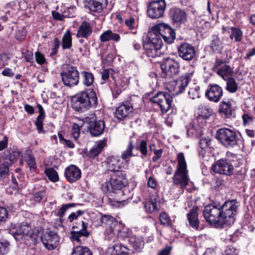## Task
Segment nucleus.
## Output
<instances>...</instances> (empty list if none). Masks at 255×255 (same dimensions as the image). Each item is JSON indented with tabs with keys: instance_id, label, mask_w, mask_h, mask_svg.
Returning a JSON list of instances; mask_svg holds the SVG:
<instances>
[{
	"instance_id": "obj_48",
	"label": "nucleus",
	"mask_w": 255,
	"mask_h": 255,
	"mask_svg": "<svg viewBox=\"0 0 255 255\" xmlns=\"http://www.w3.org/2000/svg\"><path fill=\"white\" fill-rule=\"evenodd\" d=\"M134 146L131 140L129 141L127 149L122 153V158L124 159H127L133 156L132 150Z\"/></svg>"
},
{
	"instance_id": "obj_9",
	"label": "nucleus",
	"mask_w": 255,
	"mask_h": 255,
	"mask_svg": "<svg viewBox=\"0 0 255 255\" xmlns=\"http://www.w3.org/2000/svg\"><path fill=\"white\" fill-rule=\"evenodd\" d=\"M211 170L219 174L231 176L234 173V168L231 160L221 158L212 165Z\"/></svg>"
},
{
	"instance_id": "obj_60",
	"label": "nucleus",
	"mask_w": 255,
	"mask_h": 255,
	"mask_svg": "<svg viewBox=\"0 0 255 255\" xmlns=\"http://www.w3.org/2000/svg\"><path fill=\"white\" fill-rule=\"evenodd\" d=\"M70 235V238L73 241H75L77 243L82 244L81 237L78 235L76 232L71 231Z\"/></svg>"
},
{
	"instance_id": "obj_18",
	"label": "nucleus",
	"mask_w": 255,
	"mask_h": 255,
	"mask_svg": "<svg viewBox=\"0 0 255 255\" xmlns=\"http://www.w3.org/2000/svg\"><path fill=\"white\" fill-rule=\"evenodd\" d=\"M65 176L70 183L75 182L80 179L81 171L76 165H71L65 169Z\"/></svg>"
},
{
	"instance_id": "obj_31",
	"label": "nucleus",
	"mask_w": 255,
	"mask_h": 255,
	"mask_svg": "<svg viewBox=\"0 0 255 255\" xmlns=\"http://www.w3.org/2000/svg\"><path fill=\"white\" fill-rule=\"evenodd\" d=\"M20 152L17 151H13L11 152L6 151L1 153L0 158L4 161H7L8 164L11 166L20 156Z\"/></svg>"
},
{
	"instance_id": "obj_54",
	"label": "nucleus",
	"mask_w": 255,
	"mask_h": 255,
	"mask_svg": "<svg viewBox=\"0 0 255 255\" xmlns=\"http://www.w3.org/2000/svg\"><path fill=\"white\" fill-rule=\"evenodd\" d=\"M84 212L82 210H78L76 212H73L71 213L68 217V221L70 223H72L74 220H78L79 216L82 215Z\"/></svg>"
},
{
	"instance_id": "obj_13",
	"label": "nucleus",
	"mask_w": 255,
	"mask_h": 255,
	"mask_svg": "<svg viewBox=\"0 0 255 255\" xmlns=\"http://www.w3.org/2000/svg\"><path fill=\"white\" fill-rule=\"evenodd\" d=\"M10 233L16 240H19L24 236H29L31 240L35 242L37 237L36 235L31 234V227L26 223L19 225L15 229L10 230Z\"/></svg>"
},
{
	"instance_id": "obj_62",
	"label": "nucleus",
	"mask_w": 255,
	"mask_h": 255,
	"mask_svg": "<svg viewBox=\"0 0 255 255\" xmlns=\"http://www.w3.org/2000/svg\"><path fill=\"white\" fill-rule=\"evenodd\" d=\"M7 217V211L5 208L0 207V221H4Z\"/></svg>"
},
{
	"instance_id": "obj_43",
	"label": "nucleus",
	"mask_w": 255,
	"mask_h": 255,
	"mask_svg": "<svg viewBox=\"0 0 255 255\" xmlns=\"http://www.w3.org/2000/svg\"><path fill=\"white\" fill-rule=\"evenodd\" d=\"M227 81L226 89L230 93H235L238 89V84L235 79L232 77L228 79L225 80Z\"/></svg>"
},
{
	"instance_id": "obj_23",
	"label": "nucleus",
	"mask_w": 255,
	"mask_h": 255,
	"mask_svg": "<svg viewBox=\"0 0 255 255\" xmlns=\"http://www.w3.org/2000/svg\"><path fill=\"white\" fill-rule=\"evenodd\" d=\"M232 100L224 99L219 107V112L227 118H231L233 116L234 109L232 107Z\"/></svg>"
},
{
	"instance_id": "obj_11",
	"label": "nucleus",
	"mask_w": 255,
	"mask_h": 255,
	"mask_svg": "<svg viewBox=\"0 0 255 255\" xmlns=\"http://www.w3.org/2000/svg\"><path fill=\"white\" fill-rule=\"evenodd\" d=\"M127 183V180L122 172H115L111 175L110 180L106 187L108 191H113L122 189Z\"/></svg>"
},
{
	"instance_id": "obj_28",
	"label": "nucleus",
	"mask_w": 255,
	"mask_h": 255,
	"mask_svg": "<svg viewBox=\"0 0 255 255\" xmlns=\"http://www.w3.org/2000/svg\"><path fill=\"white\" fill-rule=\"evenodd\" d=\"M92 31L91 24L88 21H84L80 25L76 35L77 38H87L92 34Z\"/></svg>"
},
{
	"instance_id": "obj_7",
	"label": "nucleus",
	"mask_w": 255,
	"mask_h": 255,
	"mask_svg": "<svg viewBox=\"0 0 255 255\" xmlns=\"http://www.w3.org/2000/svg\"><path fill=\"white\" fill-rule=\"evenodd\" d=\"M84 121L88 124V129L92 136H98L102 134L105 128L103 120H96L94 114H90L84 118Z\"/></svg>"
},
{
	"instance_id": "obj_35",
	"label": "nucleus",
	"mask_w": 255,
	"mask_h": 255,
	"mask_svg": "<svg viewBox=\"0 0 255 255\" xmlns=\"http://www.w3.org/2000/svg\"><path fill=\"white\" fill-rule=\"evenodd\" d=\"M128 241L137 252H138L144 246L142 238L139 236H131L129 237Z\"/></svg>"
},
{
	"instance_id": "obj_59",
	"label": "nucleus",
	"mask_w": 255,
	"mask_h": 255,
	"mask_svg": "<svg viewBox=\"0 0 255 255\" xmlns=\"http://www.w3.org/2000/svg\"><path fill=\"white\" fill-rule=\"evenodd\" d=\"M125 24L127 27H128L129 29L134 30L135 25L134 18L132 17H131L129 19H126L125 20Z\"/></svg>"
},
{
	"instance_id": "obj_25",
	"label": "nucleus",
	"mask_w": 255,
	"mask_h": 255,
	"mask_svg": "<svg viewBox=\"0 0 255 255\" xmlns=\"http://www.w3.org/2000/svg\"><path fill=\"white\" fill-rule=\"evenodd\" d=\"M107 0H90L86 5L92 13H100L106 6Z\"/></svg>"
},
{
	"instance_id": "obj_15",
	"label": "nucleus",
	"mask_w": 255,
	"mask_h": 255,
	"mask_svg": "<svg viewBox=\"0 0 255 255\" xmlns=\"http://www.w3.org/2000/svg\"><path fill=\"white\" fill-rule=\"evenodd\" d=\"M177 53L180 57L186 61H191L196 55L195 47L186 42L180 44L177 47Z\"/></svg>"
},
{
	"instance_id": "obj_10",
	"label": "nucleus",
	"mask_w": 255,
	"mask_h": 255,
	"mask_svg": "<svg viewBox=\"0 0 255 255\" xmlns=\"http://www.w3.org/2000/svg\"><path fill=\"white\" fill-rule=\"evenodd\" d=\"M166 4L165 0H153L147 6V14L152 19H156L163 16Z\"/></svg>"
},
{
	"instance_id": "obj_36",
	"label": "nucleus",
	"mask_w": 255,
	"mask_h": 255,
	"mask_svg": "<svg viewBox=\"0 0 255 255\" xmlns=\"http://www.w3.org/2000/svg\"><path fill=\"white\" fill-rule=\"evenodd\" d=\"M81 75L82 83L85 86L89 87L92 85L94 81V76L92 73L83 71L81 72Z\"/></svg>"
},
{
	"instance_id": "obj_16",
	"label": "nucleus",
	"mask_w": 255,
	"mask_h": 255,
	"mask_svg": "<svg viewBox=\"0 0 255 255\" xmlns=\"http://www.w3.org/2000/svg\"><path fill=\"white\" fill-rule=\"evenodd\" d=\"M41 241L47 249L53 250L57 247L59 239L57 233L50 231L44 235Z\"/></svg>"
},
{
	"instance_id": "obj_5",
	"label": "nucleus",
	"mask_w": 255,
	"mask_h": 255,
	"mask_svg": "<svg viewBox=\"0 0 255 255\" xmlns=\"http://www.w3.org/2000/svg\"><path fill=\"white\" fill-rule=\"evenodd\" d=\"M216 137L227 148H232L238 144V137L237 133L234 130L228 128L219 129L216 132Z\"/></svg>"
},
{
	"instance_id": "obj_52",
	"label": "nucleus",
	"mask_w": 255,
	"mask_h": 255,
	"mask_svg": "<svg viewBox=\"0 0 255 255\" xmlns=\"http://www.w3.org/2000/svg\"><path fill=\"white\" fill-rule=\"evenodd\" d=\"M188 95L191 98L195 99L200 98V87L199 86H195L194 88H191L188 91Z\"/></svg>"
},
{
	"instance_id": "obj_17",
	"label": "nucleus",
	"mask_w": 255,
	"mask_h": 255,
	"mask_svg": "<svg viewBox=\"0 0 255 255\" xmlns=\"http://www.w3.org/2000/svg\"><path fill=\"white\" fill-rule=\"evenodd\" d=\"M193 76V71H189L174 82L176 83L175 89L177 90L176 94L183 92L187 87L189 82L191 81Z\"/></svg>"
},
{
	"instance_id": "obj_42",
	"label": "nucleus",
	"mask_w": 255,
	"mask_h": 255,
	"mask_svg": "<svg viewBox=\"0 0 255 255\" xmlns=\"http://www.w3.org/2000/svg\"><path fill=\"white\" fill-rule=\"evenodd\" d=\"M223 48L222 42L217 35L212 38L211 48L215 52H219Z\"/></svg>"
},
{
	"instance_id": "obj_63",
	"label": "nucleus",
	"mask_w": 255,
	"mask_h": 255,
	"mask_svg": "<svg viewBox=\"0 0 255 255\" xmlns=\"http://www.w3.org/2000/svg\"><path fill=\"white\" fill-rule=\"evenodd\" d=\"M26 37V33L24 30H18L15 34V38L19 41L23 40Z\"/></svg>"
},
{
	"instance_id": "obj_50",
	"label": "nucleus",
	"mask_w": 255,
	"mask_h": 255,
	"mask_svg": "<svg viewBox=\"0 0 255 255\" xmlns=\"http://www.w3.org/2000/svg\"><path fill=\"white\" fill-rule=\"evenodd\" d=\"M159 220L162 225L169 227L172 226L169 216L165 212H162L160 214Z\"/></svg>"
},
{
	"instance_id": "obj_2",
	"label": "nucleus",
	"mask_w": 255,
	"mask_h": 255,
	"mask_svg": "<svg viewBox=\"0 0 255 255\" xmlns=\"http://www.w3.org/2000/svg\"><path fill=\"white\" fill-rule=\"evenodd\" d=\"M97 103V97L94 92L90 93L80 92L71 98L72 109L79 113L87 111L92 107H96Z\"/></svg>"
},
{
	"instance_id": "obj_33",
	"label": "nucleus",
	"mask_w": 255,
	"mask_h": 255,
	"mask_svg": "<svg viewBox=\"0 0 255 255\" xmlns=\"http://www.w3.org/2000/svg\"><path fill=\"white\" fill-rule=\"evenodd\" d=\"M39 115L35 121V125L39 133L43 132V122L45 119V112L42 106L40 104H37Z\"/></svg>"
},
{
	"instance_id": "obj_47",
	"label": "nucleus",
	"mask_w": 255,
	"mask_h": 255,
	"mask_svg": "<svg viewBox=\"0 0 255 255\" xmlns=\"http://www.w3.org/2000/svg\"><path fill=\"white\" fill-rule=\"evenodd\" d=\"M25 161L29 167L30 171L31 172H34L36 168V165L35 158L33 155L31 154H27Z\"/></svg>"
},
{
	"instance_id": "obj_46",
	"label": "nucleus",
	"mask_w": 255,
	"mask_h": 255,
	"mask_svg": "<svg viewBox=\"0 0 255 255\" xmlns=\"http://www.w3.org/2000/svg\"><path fill=\"white\" fill-rule=\"evenodd\" d=\"M45 173L50 181L55 182L58 180L59 177L58 173L53 168L46 169L45 170Z\"/></svg>"
},
{
	"instance_id": "obj_41",
	"label": "nucleus",
	"mask_w": 255,
	"mask_h": 255,
	"mask_svg": "<svg viewBox=\"0 0 255 255\" xmlns=\"http://www.w3.org/2000/svg\"><path fill=\"white\" fill-rule=\"evenodd\" d=\"M75 206L74 203H69L63 205L60 208L57 209L54 211V214L56 216L59 217L60 220L64 217L65 213L68 209Z\"/></svg>"
},
{
	"instance_id": "obj_34",
	"label": "nucleus",
	"mask_w": 255,
	"mask_h": 255,
	"mask_svg": "<svg viewBox=\"0 0 255 255\" xmlns=\"http://www.w3.org/2000/svg\"><path fill=\"white\" fill-rule=\"evenodd\" d=\"M9 166L10 165L7 161H4L0 158V181H6L8 178Z\"/></svg>"
},
{
	"instance_id": "obj_61",
	"label": "nucleus",
	"mask_w": 255,
	"mask_h": 255,
	"mask_svg": "<svg viewBox=\"0 0 255 255\" xmlns=\"http://www.w3.org/2000/svg\"><path fill=\"white\" fill-rule=\"evenodd\" d=\"M118 236L123 239L129 237V232L127 229L124 231H120L119 229L117 230Z\"/></svg>"
},
{
	"instance_id": "obj_30",
	"label": "nucleus",
	"mask_w": 255,
	"mask_h": 255,
	"mask_svg": "<svg viewBox=\"0 0 255 255\" xmlns=\"http://www.w3.org/2000/svg\"><path fill=\"white\" fill-rule=\"evenodd\" d=\"M143 47L145 53L148 57L155 58L159 56L161 54L160 49L150 43L144 42L143 44Z\"/></svg>"
},
{
	"instance_id": "obj_12",
	"label": "nucleus",
	"mask_w": 255,
	"mask_h": 255,
	"mask_svg": "<svg viewBox=\"0 0 255 255\" xmlns=\"http://www.w3.org/2000/svg\"><path fill=\"white\" fill-rule=\"evenodd\" d=\"M153 29L157 30L161 35V37L167 43L171 44L175 40L174 30L166 23L158 24L153 27Z\"/></svg>"
},
{
	"instance_id": "obj_32",
	"label": "nucleus",
	"mask_w": 255,
	"mask_h": 255,
	"mask_svg": "<svg viewBox=\"0 0 255 255\" xmlns=\"http://www.w3.org/2000/svg\"><path fill=\"white\" fill-rule=\"evenodd\" d=\"M120 40V36L119 34L114 33L111 30H108L104 32L100 36V40L102 42L113 40L119 42Z\"/></svg>"
},
{
	"instance_id": "obj_26",
	"label": "nucleus",
	"mask_w": 255,
	"mask_h": 255,
	"mask_svg": "<svg viewBox=\"0 0 255 255\" xmlns=\"http://www.w3.org/2000/svg\"><path fill=\"white\" fill-rule=\"evenodd\" d=\"M198 207H194L187 215L189 226L196 230L199 229L200 224L198 219Z\"/></svg>"
},
{
	"instance_id": "obj_53",
	"label": "nucleus",
	"mask_w": 255,
	"mask_h": 255,
	"mask_svg": "<svg viewBox=\"0 0 255 255\" xmlns=\"http://www.w3.org/2000/svg\"><path fill=\"white\" fill-rule=\"evenodd\" d=\"M211 110L207 108H202L200 114L198 117V120H206L208 119L211 115Z\"/></svg>"
},
{
	"instance_id": "obj_40",
	"label": "nucleus",
	"mask_w": 255,
	"mask_h": 255,
	"mask_svg": "<svg viewBox=\"0 0 255 255\" xmlns=\"http://www.w3.org/2000/svg\"><path fill=\"white\" fill-rule=\"evenodd\" d=\"M71 255H93V253L88 247L79 246L73 248Z\"/></svg>"
},
{
	"instance_id": "obj_22",
	"label": "nucleus",
	"mask_w": 255,
	"mask_h": 255,
	"mask_svg": "<svg viewBox=\"0 0 255 255\" xmlns=\"http://www.w3.org/2000/svg\"><path fill=\"white\" fill-rule=\"evenodd\" d=\"M132 110L133 108L131 104L129 102H126L117 108L115 112L116 117L119 120H124L128 117L129 114L132 112Z\"/></svg>"
},
{
	"instance_id": "obj_8",
	"label": "nucleus",
	"mask_w": 255,
	"mask_h": 255,
	"mask_svg": "<svg viewBox=\"0 0 255 255\" xmlns=\"http://www.w3.org/2000/svg\"><path fill=\"white\" fill-rule=\"evenodd\" d=\"M173 98L168 93L159 92L151 98L150 101L159 105L162 113H166L171 107Z\"/></svg>"
},
{
	"instance_id": "obj_21",
	"label": "nucleus",
	"mask_w": 255,
	"mask_h": 255,
	"mask_svg": "<svg viewBox=\"0 0 255 255\" xmlns=\"http://www.w3.org/2000/svg\"><path fill=\"white\" fill-rule=\"evenodd\" d=\"M102 226L105 228V232H117L118 223L115 218L110 215H104L102 217Z\"/></svg>"
},
{
	"instance_id": "obj_44",
	"label": "nucleus",
	"mask_w": 255,
	"mask_h": 255,
	"mask_svg": "<svg viewBox=\"0 0 255 255\" xmlns=\"http://www.w3.org/2000/svg\"><path fill=\"white\" fill-rule=\"evenodd\" d=\"M126 250L127 248L121 244H115L113 245L112 247H109L108 249L109 251H112V255H120Z\"/></svg>"
},
{
	"instance_id": "obj_39",
	"label": "nucleus",
	"mask_w": 255,
	"mask_h": 255,
	"mask_svg": "<svg viewBox=\"0 0 255 255\" xmlns=\"http://www.w3.org/2000/svg\"><path fill=\"white\" fill-rule=\"evenodd\" d=\"M243 36V32L239 28L233 26L231 27L230 39H234L235 42H240L242 40Z\"/></svg>"
},
{
	"instance_id": "obj_19",
	"label": "nucleus",
	"mask_w": 255,
	"mask_h": 255,
	"mask_svg": "<svg viewBox=\"0 0 255 255\" xmlns=\"http://www.w3.org/2000/svg\"><path fill=\"white\" fill-rule=\"evenodd\" d=\"M210 86V89L205 93L206 97L211 101L219 102L223 96L222 88L217 84Z\"/></svg>"
},
{
	"instance_id": "obj_29",
	"label": "nucleus",
	"mask_w": 255,
	"mask_h": 255,
	"mask_svg": "<svg viewBox=\"0 0 255 255\" xmlns=\"http://www.w3.org/2000/svg\"><path fill=\"white\" fill-rule=\"evenodd\" d=\"M146 39V42L155 45L161 49L162 45V38L157 30L153 29L152 28V30L148 33Z\"/></svg>"
},
{
	"instance_id": "obj_24",
	"label": "nucleus",
	"mask_w": 255,
	"mask_h": 255,
	"mask_svg": "<svg viewBox=\"0 0 255 255\" xmlns=\"http://www.w3.org/2000/svg\"><path fill=\"white\" fill-rule=\"evenodd\" d=\"M107 138L98 140L96 144L89 151L86 152V155L90 158H94L97 157L103 149L107 146Z\"/></svg>"
},
{
	"instance_id": "obj_56",
	"label": "nucleus",
	"mask_w": 255,
	"mask_h": 255,
	"mask_svg": "<svg viewBox=\"0 0 255 255\" xmlns=\"http://www.w3.org/2000/svg\"><path fill=\"white\" fill-rule=\"evenodd\" d=\"M80 133V129L79 126L77 124H74L72 129V135L73 138L77 140Z\"/></svg>"
},
{
	"instance_id": "obj_3",
	"label": "nucleus",
	"mask_w": 255,
	"mask_h": 255,
	"mask_svg": "<svg viewBox=\"0 0 255 255\" xmlns=\"http://www.w3.org/2000/svg\"><path fill=\"white\" fill-rule=\"evenodd\" d=\"M178 164L175 172L172 182L173 184L179 187L182 191L189 185L190 178L188 175V171L187 169V164L184 154L179 153L177 155Z\"/></svg>"
},
{
	"instance_id": "obj_14",
	"label": "nucleus",
	"mask_w": 255,
	"mask_h": 255,
	"mask_svg": "<svg viewBox=\"0 0 255 255\" xmlns=\"http://www.w3.org/2000/svg\"><path fill=\"white\" fill-rule=\"evenodd\" d=\"M226 63V61L217 59L213 67V70L225 80L231 77L233 73V69Z\"/></svg>"
},
{
	"instance_id": "obj_1",
	"label": "nucleus",
	"mask_w": 255,
	"mask_h": 255,
	"mask_svg": "<svg viewBox=\"0 0 255 255\" xmlns=\"http://www.w3.org/2000/svg\"><path fill=\"white\" fill-rule=\"evenodd\" d=\"M239 205L236 200L227 201L219 207L208 204L205 207L203 215L210 224L222 228L234 223Z\"/></svg>"
},
{
	"instance_id": "obj_45",
	"label": "nucleus",
	"mask_w": 255,
	"mask_h": 255,
	"mask_svg": "<svg viewBox=\"0 0 255 255\" xmlns=\"http://www.w3.org/2000/svg\"><path fill=\"white\" fill-rule=\"evenodd\" d=\"M143 203L145 210L147 213H151L154 210H159L155 201L151 200L145 202Z\"/></svg>"
},
{
	"instance_id": "obj_38",
	"label": "nucleus",
	"mask_w": 255,
	"mask_h": 255,
	"mask_svg": "<svg viewBox=\"0 0 255 255\" xmlns=\"http://www.w3.org/2000/svg\"><path fill=\"white\" fill-rule=\"evenodd\" d=\"M87 226H88L87 223H86L83 221H81V222H79V226H78L77 225H73L72 226V229H75L76 228L77 229L79 227V226H81V229H80L79 231H76V232L78 234V235L79 236H80L81 238L83 237L87 238V237H89L90 235L89 232H88L87 230Z\"/></svg>"
},
{
	"instance_id": "obj_37",
	"label": "nucleus",
	"mask_w": 255,
	"mask_h": 255,
	"mask_svg": "<svg viewBox=\"0 0 255 255\" xmlns=\"http://www.w3.org/2000/svg\"><path fill=\"white\" fill-rule=\"evenodd\" d=\"M72 38L71 32L67 30L62 38V47L63 49H70L72 45Z\"/></svg>"
},
{
	"instance_id": "obj_64",
	"label": "nucleus",
	"mask_w": 255,
	"mask_h": 255,
	"mask_svg": "<svg viewBox=\"0 0 255 255\" xmlns=\"http://www.w3.org/2000/svg\"><path fill=\"white\" fill-rule=\"evenodd\" d=\"M223 255H238L237 250L234 248H227Z\"/></svg>"
},
{
	"instance_id": "obj_20",
	"label": "nucleus",
	"mask_w": 255,
	"mask_h": 255,
	"mask_svg": "<svg viewBox=\"0 0 255 255\" xmlns=\"http://www.w3.org/2000/svg\"><path fill=\"white\" fill-rule=\"evenodd\" d=\"M169 17L176 23L180 24L184 22L186 20V13L180 8L174 7L169 11Z\"/></svg>"
},
{
	"instance_id": "obj_51",
	"label": "nucleus",
	"mask_w": 255,
	"mask_h": 255,
	"mask_svg": "<svg viewBox=\"0 0 255 255\" xmlns=\"http://www.w3.org/2000/svg\"><path fill=\"white\" fill-rule=\"evenodd\" d=\"M137 149L139 150L141 154L142 157L145 156L147 154V144L146 140H141L138 146H137Z\"/></svg>"
},
{
	"instance_id": "obj_57",
	"label": "nucleus",
	"mask_w": 255,
	"mask_h": 255,
	"mask_svg": "<svg viewBox=\"0 0 255 255\" xmlns=\"http://www.w3.org/2000/svg\"><path fill=\"white\" fill-rule=\"evenodd\" d=\"M35 57L36 62L40 65L44 64L46 61L44 55L39 51L35 53Z\"/></svg>"
},
{
	"instance_id": "obj_4",
	"label": "nucleus",
	"mask_w": 255,
	"mask_h": 255,
	"mask_svg": "<svg viewBox=\"0 0 255 255\" xmlns=\"http://www.w3.org/2000/svg\"><path fill=\"white\" fill-rule=\"evenodd\" d=\"M160 66L162 77L165 79L166 82H169L172 79L174 80L175 77L179 73L180 64L173 58L167 57L164 59Z\"/></svg>"
},
{
	"instance_id": "obj_58",
	"label": "nucleus",
	"mask_w": 255,
	"mask_h": 255,
	"mask_svg": "<svg viewBox=\"0 0 255 255\" xmlns=\"http://www.w3.org/2000/svg\"><path fill=\"white\" fill-rule=\"evenodd\" d=\"M244 125L246 126L249 125L253 122V118L248 114H244L242 116Z\"/></svg>"
},
{
	"instance_id": "obj_27",
	"label": "nucleus",
	"mask_w": 255,
	"mask_h": 255,
	"mask_svg": "<svg viewBox=\"0 0 255 255\" xmlns=\"http://www.w3.org/2000/svg\"><path fill=\"white\" fill-rule=\"evenodd\" d=\"M107 160L108 172L111 171L113 173L121 172L120 170L121 160L119 156H112L108 157Z\"/></svg>"
},
{
	"instance_id": "obj_49",
	"label": "nucleus",
	"mask_w": 255,
	"mask_h": 255,
	"mask_svg": "<svg viewBox=\"0 0 255 255\" xmlns=\"http://www.w3.org/2000/svg\"><path fill=\"white\" fill-rule=\"evenodd\" d=\"M9 243L3 239H0V255L7 254L9 250Z\"/></svg>"
},
{
	"instance_id": "obj_55",
	"label": "nucleus",
	"mask_w": 255,
	"mask_h": 255,
	"mask_svg": "<svg viewBox=\"0 0 255 255\" xmlns=\"http://www.w3.org/2000/svg\"><path fill=\"white\" fill-rule=\"evenodd\" d=\"M211 140L209 137H202L199 141V146L202 149L211 146Z\"/></svg>"
},
{
	"instance_id": "obj_6",
	"label": "nucleus",
	"mask_w": 255,
	"mask_h": 255,
	"mask_svg": "<svg viewBox=\"0 0 255 255\" xmlns=\"http://www.w3.org/2000/svg\"><path fill=\"white\" fill-rule=\"evenodd\" d=\"M60 75L63 84L68 87L77 86L79 83L80 73L76 67L68 65L61 72Z\"/></svg>"
}]
</instances>
